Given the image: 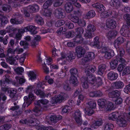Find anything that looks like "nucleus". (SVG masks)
<instances>
[{
    "label": "nucleus",
    "instance_id": "57",
    "mask_svg": "<svg viewBox=\"0 0 130 130\" xmlns=\"http://www.w3.org/2000/svg\"><path fill=\"white\" fill-rule=\"evenodd\" d=\"M1 24L2 26H4L5 24L8 22V20L7 18L5 16H3L1 19Z\"/></svg>",
    "mask_w": 130,
    "mask_h": 130
},
{
    "label": "nucleus",
    "instance_id": "12",
    "mask_svg": "<svg viewBox=\"0 0 130 130\" xmlns=\"http://www.w3.org/2000/svg\"><path fill=\"white\" fill-rule=\"evenodd\" d=\"M75 52L77 54V57L79 58L84 54L85 50L81 46H78L76 47L75 49Z\"/></svg>",
    "mask_w": 130,
    "mask_h": 130
},
{
    "label": "nucleus",
    "instance_id": "56",
    "mask_svg": "<svg viewBox=\"0 0 130 130\" xmlns=\"http://www.w3.org/2000/svg\"><path fill=\"white\" fill-rule=\"evenodd\" d=\"M65 23V22L62 20H59L57 21L55 24V26L59 27Z\"/></svg>",
    "mask_w": 130,
    "mask_h": 130
},
{
    "label": "nucleus",
    "instance_id": "34",
    "mask_svg": "<svg viewBox=\"0 0 130 130\" xmlns=\"http://www.w3.org/2000/svg\"><path fill=\"white\" fill-rule=\"evenodd\" d=\"M96 104L95 102L94 101H91L89 102L87 104V107L90 108H94Z\"/></svg>",
    "mask_w": 130,
    "mask_h": 130
},
{
    "label": "nucleus",
    "instance_id": "22",
    "mask_svg": "<svg viewBox=\"0 0 130 130\" xmlns=\"http://www.w3.org/2000/svg\"><path fill=\"white\" fill-rule=\"evenodd\" d=\"M90 45L92 46H96L98 48H100L102 46L101 44L99 41V38L98 37H95L94 40V44L93 43H91Z\"/></svg>",
    "mask_w": 130,
    "mask_h": 130
},
{
    "label": "nucleus",
    "instance_id": "54",
    "mask_svg": "<svg viewBox=\"0 0 130 130\" xmlns=\"http://www.w3.org/2000/svg\"><path fill=\"white\" fill-rule=\"evenodd\" d=\"M13 17L17 20H21L23 19L21 15L19 13H14L13 15Z\"/></svg>",
    "mask_w": 130,
    "mask_h": 130
},
{
    "label": "nucleus",
    "instance_id": "7",
    "mask_svg": "<svg viewBox=\"0 0 130 130\" xmlns=\"http://www.w3.org/2000/svg\"><path fill=\"white\" fill-rule=\"evenodd\" d=\"M61 58H59L57 59L58 62L65 58L67 60H71L74 58V57L73 56V53L71 52H69L66 56V54L63 53H61Z\"/></svg>",
    "mask_w": 130,
    "mask_h": 130
},
{
    "label": "nucleus",
    "instance_id": "51",
    "mask_svg": "<svg viewBox=\"0 0 130 130\" xmlns=\"http://www.w3.org/2000/svg\"><path fill=\"white\" fill-rule=\"evenodd\" d=\"M78 24L80 26L84 27L86 24V21L83 19H80L78 22Z\"/></svg>",
    "mask_w": 130,
    "mask_h": 130
},
{
    "label": "nucleus",
    "instance_id": "43",
    "mask_svg": "<svg viewBox=\"0 0 130 130\" xmlns=\"http://www.w3.org/2000/svg\"><path fill=\"white\" fill-rule=\"evenodd\" d=\"M123 17L124 19L126 21L127 25L130 26V15L125 14L124 15Z\"/></svg>",
    "mask_w": 130,
    "mask_h": 130
},
{
    "label": "nucleus",
    "instance_id": "24",
    "mask_svg": "<svg viewBox=\"0 0 130 130\" xmlns=\"http://www.w3.org/2000/svg\"><path fill=\"white\" fill-rule=\"evenodd\" d=\"M95 15L94 11L93 10L89 11L86 14L84 15V18L85 19H88L90 17H93Z\"/></svg>",
    "mask_w": 130,
    "mask_h": 130
},
{
    "label": "nucleus",
    "instance_id": "21",
    "mask_svg": "<svg viewBox=\"0 0 130 130\" xmlns=\"http://www.w3.org/2000/svg\"><path fill=\"white\" fill-rule=\"evenodd\" d=\"M125 40L123 38L120 37H118L115 41L114 46L117 48L119 45H120L123 43Z\"/></svg>",
    "mask_w": 130,
    "mask_h": 130
},
{
    "label": "nucleus",
    "instance_id": "62",
    "mask_svg": "<svg viewBox=\"0 0 130 130\" xmlns=\"http://www.w3.org/2000/svg\"><path fill=\"white\" fill-rule=\"evenodd\" d=\"M10 76L6 74L5 76V83H9L10 82L11 80V79L9 78Z\"/></svg>",
    "mask_w": 130,
    "mask_h": 130
},
{
    "label": "nucleus",
    "instance_id": "48",
    "mask_svg": "<svg viewBox=\"0 0 130 130\" xmlns=\"http://www.w3.org/2000/svg\"><path fill=\"white\" fill-rule=\"evenodd\" d=\"M66 25L67 26L69 29L73 28L74 27V24L73 23H71L70 21H66L65 22Z\"/></svg>",
    "mask_w": 130,
    "mask_h": 130
},
{
    "label": "nucleus",
    "instance_id": "55",
    "mask_svg": "<svg viewBox=\"0 0 130 130\" xmlns=\"http://www.w3.org/2000/svg\"><path fill=\"white\" fill-rule=\"evenodd\" d=\"M113 127V124L111 123H108L105 125L104 127V130H110Z\"/></svg>",
    "mask_w": 130,
    "mask_h": 130
},
{
    "label": "nucleus",
    "instance_id": "40",
    "mask_svg": "<svg viewBox=\"0 0 130 130\" xmlns=\"http://www.w3.org/2000/svg\"><path fill=\"white\" fill-rule=\"evenodd\" d=\"M95 27L93 25L90 24L88 26L87 30L89 32H94L95 31Z\"/></svg>",
    "mask_w": 130,
    "mask_h": 130
},
{
    "label": "nucleus",
    "instance_id": "17",
    "mask_svg": "<svg viewBox=\"0 0 130 130\" xmlns=\"http://www.w3.org/2000/svg\"><path fill=\"white\" fill-rule=\"evenodd\" d=\"M107 77L108 79L110 80H113L118 78V75L113 72H111L108 74Z\"/></svg>",
    "mask_w": 130,
    "mask_h": 130
},
{
    "label": "nucleus",
    "instance_id": "36",
    "mask_svg": "<svg viewBox=\"0 0 130 130\" xmlns=\"http://www.w3.org/2000/svg\"><path fill=\"white\" fill-rule=\"evenodd\" d=\"M114 108V105L112 103L108 101L106 106L105 109L108 110H111Z\"/></svg>",
    "mask_w": 130,
    "mask_h": 130
},
{
    "label": "nucleus",
    "instance_id": "4",
    "mask_svg": "<svg viewBox=\"0 0 130 130\" xmlns=\"http://www.w3.org/2000/svg\"><path fill=\"white\" fill-rule=\"evenodd\" d=\"M67 95L64 93H61L59 95L53 97L52 101L53 103L55 102H61L62 101L66 98Z\"/></svg>",
    "mask_w": 130,
    "mask_h": 130
},
{
    "label": "nucleus",
    "instance_id": "47",
    "mask_svg": "<svg viewBox=\"0 0 130 130\" xmlns=\"http://www.w3.org/2000/svg\"><path fill=\"white\" fill-rule=\"evenodd\" d=\"M16 93V90L14 88H10L9 92V96L11 98L13 97Z\"/></svg>",
    "mask_w": 130,
    "mask_h": 130
},
{
    "label": "nucleus",
    "instance_id": "5",
    "mask_svg": "<svg viewBox=\"0 0 130 130\" xmlns=\"http://www.w3.org/2000/svg\"><path fill=\"white\" fill-rule=\"evenodd\" d=\"M49 102V101L47 100L43 99L35 101L34 104L36 106H42L43 108L45 109L48 107Z\"/></svg>",
    "mask_w": 130,
    "mask_h": 130
},
{
    "label": "nucleus",
    "instance_id": "23",
    "mask_svg": "<svg viewBox=\"0 0 130 130\" xmlns=\"http://www.w3.org/2000/svg\"><path fill=\"white\" fill-rule=\"evenodd\" d=\"M92 6L98 9V10L100 11H104L105 9V8L104 7L103 5L101 4L96 3L92 5Z\"/></svg>",
    "mask_w": 130,
    "mask_h": 130
},
{
    "label": "nucleus",
    "instance_id": "1",
    "mask_svg": "<svg viewBox=\"0 0 130 130\" xmlns=\"http://www.w3.org/2000/svg\"><path fill=\"white\" fill-rule=\"evenodd\" d=\"M96 70L94 66H88L86 68L85 73L87 77L86 78L88 81V83L97 87L99 86L102 84V80L99 77L96 79L95 76L92 74Z\"/></svg>",
    "mask_w": 130,
    "mask_h": 130
},
{
    "label": "nucleus",
    "instance_id": "13",
    "mask_svg": "<svg viewBox=\"0 0 130 130\" xmlns=\"http://www.w3.org/2000/svg\"><path fill=\"white\" fill-rule=\"evenodd\" d=\"M107 102V101L106 99H99L98 100V103L100 107V108H104L105 109Z\"/></svg>",
    "mask_w": 130,
    "mask_h": 130
},
{
    "label": "nucleus",
    "instance_id": "53",
    "mask_svg": "<svg viewBox=\"0 0 130 130\" xmlns=\"http://www.w3.org/2000/svg\"><path fill=\"white\" fill-rule=\"evenodd\" d=\"M15 79L18 82H19L20 84H22L24 83L25 81V79L23 77H20L19 76H16Z\"/></svg>",
    "mask_w": 130,
    "mask_h": 130
},
{
    "label": "nucleus",
    "instance_id": "27",
    "mask_svg": "<svg viewBox=\"0 0 130 130\" xmlns=\"http://www.w3.org/2000/svg\"><path fill=\"white\" fill-rule=\"evenodd\" d=\"M65 8L66 11L67 12L70 13L73 10V7L70 3H67L65 6Z\"/></svg>",
    "mask_w": 130,
    "mask_h": 130
},
{
    "label": "nucleus",
    "instance_id": "3",
    "mask_svg": "<svg viewBox=\"0 0 130 130\" xmlns=\"http://www.w3.org/2000/svg\"><path fill=\"white\" fill-rule=\"evenodd\" d=\"M124 117L119 115L117 112H115L109 115L108 118L109 119L116 120L117 124L121 127H124L126 125V121L124 119Z\"/></svg>",
    "mask_w": 130,
    "mask_h": 130
},
{
    "label": "nucleus",
    "instance_id": "35",
    "mask_svg": "<svg viewBox=\"0 0 130 130\" xmlns=\"http://www.w3.org/2000/svg\"><path fill=\"white\" fill-rule=\"evenodd\" d=\"M115 86L118 89L121 88H122L124 86L123 83L121 81L117 82L114 83Z\"/></svg>",
    "mask_w": 130,
    "mask_h": 130
},
{
    "label": "nucleus",
    "instance_id": "20",
    "mask_svg": "<svg viewBox=\"0 0 130 130\" xmlns=\"http://www.w3.org/2000/svg\"><path fill=\"white\" fill-rule=\"evenodd\" d=\"M102 124V120L101 119H100L96 121L93 122L91 126L92 128L95 129L96 128L97 126H100Z\"/></svg>",
    "mask_w": 130,
    "mask_h": 130
},
{
    "label": "nucleus",
    "instance_id": "59",
    "mask_svg": "<svg viewBox=\"0 0 130 130\" xmlns=\"http://www.w3.org/2000/svg\"><path fill=\"white\" fill-rule=\"evenodd\" d=\"M13 37L17 39H21L22 35L20 33H12Z\"/></svg>",
    "mask_w": 130,
    "mask_h": 130
},
{
    "label": "nucleus",
    "instance_id": "37",
    "mask_svg": "<svg viewBox=\"0 0 130 130\" xmlns=\"http://www.w3.org/2000/svg\"><path fill=\"white\" fill-rule=\"evenodd\" d=\"M130 74V67H127L125 68L123 70L122 75H128Z\"/></svg>",
    "mask_w": 130,
    "mask_h": 130
},
{
    "label": "nucleus",
    "instance_id": "38",
    "mask_svg": "<svg viewBox=\"0 0 130 130\" xmlns=\"http://www.w3.org/2000/svg\"><path fill=\"white\" fill-rule=\"evenodd\" d=\"M82 81L83 83V87L85 88H87L88 87V85L87 83L88 81L87 79L86 78H83L82 79Z\"/></svg>",
    "mask_w": 130,
    "mask_h": 130
},
{
    "label": "nucleus",
    "instance_id": "63",
    "mask_svg": "<svg viewBox=\"0 0 130 130\" xmlns=\"http://www.w3.org/2000/svg\"><path fill=\"white\" fill-rule=\"evenodd\" d=\"M11 9V7L9 5H5L2 7V9L4 11H7L8 12L10 11Z\"/></svg>",
    "mask_w": 130,
    "mask_h": 130
},
{
    "label": "nucleus",
    "instance_id": "39",
    "mask_svg": "<svg viewBox=\"0 0 130 130\" xmlns=\"http://www.w3.org/2000/svg\"><path fill=\"white\" fill-rule=\"evenodd\" d=\"M62 118V117L61 116H59V117H57L55 116H51L50 118V120L54 123H56L57 121V120L59 119H61Z\"/></svg>",
    "mask_w": 130,
    "mask_h": 130
},
{
    "label": "nucleus",
    "instance_id": "46",
    "mask_svg": "<svg viewBox=\"0 0 130 130\" xmlns=\"http://www.w3.org/2000/svg\"><path fill=\"white\" fill-rule=\"evenodd\" d=\"M11 127V126L10 124H5L0 127V130H8Z\"/></svg>",
    "mask_w": 130,
    "mask_h": 130
},
{
    "label": "nucleus",
    "instance_id": "9",
    "mask_svg": "<svg viewBox=\"0 0 130 130\" xmlns=\"http://www.w3.org/2000/svg\"><path fill=\"white\" fill-rule=\"evenodd\" d=\"M54 13L55 16L59 18H63L65 17L64 11L60 8L57 9L55 11Z\"/></svg>",
    "mask_w": 130,
    "mask_h": 130
},
{
    "label": "nucleus",
    "instance_id": "16",
    "mask_svg": "<svg viewBox=\"0 0 130 130\" xmlns=\"http://www.w3.org/2000/svg\"><path fill=\"white\" fill-rule=\"evenodd\" d=\"M95 57V54L93 52L88 53L86 56L84 58L83 61L84 62L91 60Z\"/></svg>",
    "mask_w": 130,
    "mask_h": 130
},
{
    "label": "nucleus",
    "instance_id": "30",
    "mask_svg": "<svg viewBox=\"0 0 130 130\" xmlns=\"http://www.w3.org/2000/svg\"><path fill=\"white\" fill-rule=\"evenodd\" d=\"M106 67L105 65L103 64L99 67V70L98 73L100 75H102L103 73L104 70L106 69Z\"/></svg>",
    "mask_w": 130,
    "mask_h": 130
},
{
    "label": "nucleus",
    "instance_id": "29",
    "mask_svg": "<svg viewBox=\"0 0 130 130\" xmlns=\"http://www.w3.org/2000/svg\"><path fill=\"white\" fill-rule=\"evenodd\" d=\"M118 64V62L117 60H113L110 62V68L112 69H115Z\"/></svg>",
    "mask_w": 130,
    "mask_h": 130
},
{
    "label": "nucleus",
    "instance_id": "25",
    "mask_svg": "<svg viewBox=\"0 0 130 130\" xmlns=\"http://www.w3.org/2000/svg\"><path fill=\"white\" fill-rule=\"evenodd\" d=\"M35 20L36 22L39 25H42L44 24V22L43 18L38 15L35 16Z\"/></svg>",
    "mask_w": 130,
    "mask_h": 130
},
{
    "label": "nucleus",
    "instance_id": "31",
    "mask_svg": "<svg viewBox=\"0 0 130 130\" xmlns=\"http://www.w3.org/2000/svg\"><path fill=\"white\" fill-rule=\"evenodd\" d=\"M53 0H48L45 2L43 5V8L45 9H47L49 6H51Z\"/></svg>",
    "mask_w": 130,
    "mask_h": 130
},
{
    "label": "nucleus",
    "instance_id": "8",
    "mask_svg": "<svg viewBox=\"0 0 130 130\" xmlns=\"http://www.w3.org/2000/svg\"><path fill=\"white\" fill-rule=\"evenodd\" d=\"M116 22L112 19L107 20L106 23V25L108 28L113 29L116 27Z\"/></svg>",
    "mask_w": 130,
    "mask_h": 130
},
{
    "label": "nucleus",
    "instance_id": "50",
    "mask_svg": "<svg viewBox=\"0 0 130 130\" xmlns=\"http://www.w3.org/2000/svg\"><path fill=\"white\" fill-rule=\"evenodd\" d=\"M72 109L71 107L66 106L63 108L62 111L63 113H67L69 112Z\"/></svg>",
    "mask_w": 130,
    "mask_h": 130
},
{
    "label": "nucleus",
    "instance_id": "32",
    "mask_svg": "<svg viewBox=\"0 0 130 130\" xmlns=\"http://www.w3.org/2000/svg\"><path fill=\"white\" fill-rule=\"evenodd\" d=\"M93 108H90L86 107L85 109V112L88 115H91L94 113V111L93 110Z\"/></svg>",
    "mask_w": 130,
    "mask_h": 130
},
{
    "label": "nucleus",
    "instance_id": "19",
    "mask_svg": "<svg viewBox=\"0 0 130 130\" xmlns=\"http://www.w3.org/2000/svg\"><path fill=\"white\" fill-rule=\"evenodd\" d=\"M41 39L40 37L38 35H36L34 37V38L33 40L31 43L32 46L34 47L38 44L39 41H40Z\"/></svg>",
    "mask_w": 130,
    "mask_h": 130
},
{
    "label": "nucleus",
    "instance_id": "18",
    "mask_svg": "<svg viewBox=\"0 0 130 130\" xmlns=\"http://www.w3.org/2000/svg\"><path fill=\"white\" fill-rule=\"evenodd\" d=\"M110 4L111 6L118 8L120 7L121 3L119 0H111L110 2Z\"/></svg>",
    "mask_w": 130,
    "mask_h": 130
},
{
    "label": "nucleus",
    "instance_id": "58",
    "mask_svg": "<svg viewBox=\"0 0 130 130\" xmlns=\"http://www.w3.org/2000/svg\"><path fill=\"white\" fill-rule=\"evenodd\" d=\"M128 31V28L127 26L126 25H124L121 29V32H126Z\"/></svg>",
    "mask_w": 130,
    "mask_h": 130
},
{
    "label": "nucleus",
    "instance_id": "15",
    "mask_svg": "<svg viewBox=\"0 0 130 130\" xmlns=\"http://www.w3.org/2000/svg\"><path fill=\"white\" fill-rule=\"evenodd\" d=\"M114 55L113 51L110 50H105V58L107 59H109Z\"/></svg>",
    "mask_w": 130,
    "mask_h": 130
},
{
    "label": "nucleus",
    "instance_id": "41",
    "mask_svg": "<svg viewBox=\"0 0 130 130\" xmlns=\"http://www.w3.org/2000/svg\"><path fill=\"white\" fill-rule=\"evenodd\" d=\"M35 93L38 95H39L41 97H43L45 96V94L43 91L40 90H38L35 91Z\"/></svg>",
    "mask_w": 130,
    "mask_h": 130
},
{
    "label": "nucleus",
    "instance_id": "6",
    "mask_svg": "<svg viewBox=\"0 0 130 130\" xmlns=\"http://www.w3.org/2000/svg\"><path fill=\"white\" fill-rule=\"evenodd\" d=\"M36 98V96H34L33 94L30 93L28 95V98L26 96L24 97V99L25 102L23 104V106L25 105L26 102V105L27 107H28L31 104L32 101Z\"/></svg>",
    "mask_w": 130,
    "mask_h": 130
},
{
    "label": "nucleus",
    "instance_id": "42",
    "mask_svg": "<svg viewBox=\"0 0 130 130\" xmlns=\"http://www.w3.org/2000/svg\"><path fill=\"white\" fill-rule=\"evenodd\" d=\"M63 2V0H55L54 6L56 7L59 6L61 5Z\"/></svg>",
    "mask_w": 130,
    "mask_h": 130
},
{
    "label": "nucleus",
    "instance_id": "11",
    "mask_svg": "<svg viewBox=\"0 0 130 130\" xmlns=\"http://www.w3.org/2000/svg\"><path fill=\"white\" fill-rule=\"evenodd\" d=\"M83 41V38L81 36L80 34L76 37V41L73 42H69L67 43L68 46L70 47H73L75 46V44L76 42L77 43H80Z\"/></svg>",
    "mask_w": 130,
    "mask_h": 130
},
{
    "label": "nucleus",
    "instance_id": "45",
    "mask_svg": "<svg viewBox=\"0 0 130 130\" xmlns=\"http://www.w3.org/2000/svg\"><path fill=\"white\" fill-rule=\"evenodd\" d=\"M101 17L102 18H106L109 17L110 15V13L107 11L102 12L101 14Z\"/></svg>",
    "mask_w": 130,
    "mask_h": 130
},
{
    "label": "nucleus",
    "instance_id": "49",
    "mask_svg": "<svg viewBox=\"0 0 130 130\" xmlns=\"http://www.w3.org/2000/svg\"><path fill=\"white\" fill-rule=\"evenodd\" d=\"M29 75L30 77L29 79L32 81L35 79L36 78V74L33 71L29 72Z\"/></svg>",
    "mask_w": 130,
    "mask_h": 130
},
{
    "label": "nucleus",
    "instance_id": "2",
    "mask_svg": "<svg viewBox=\"0 0 130 130\" xmlns=\"http://www.w3.org/2000/svg\"><path fill=\"white\" fill-rule=\"evenodd\" d=\"M37 27L35 26L30 25L24 27L23 29H18L17 28L12 27L11 26L7 27L5 30H2L0 31V32H14L18 31V32H37L36 30Z\"/></svg>",
    "mask_w": 130,
    "mask_h": 130
},
{
    "label": "nucleus",
    "instance_id": "64",
    "mask_svg": "<svg viewBox=\"0 0 130 130\" xmlns=\"http://www.w3.org/2000/svg\"><path fill=\"white\" fill-rule=\"evenodd\" d=\"M79 20L78 17L76 16H73L71 19V20L75 23H78Z\"/></svg>",
    "mask_w": 130,
    "mask_h": 130
},
{
    "label": "nucleus",
    "instance_id": "10",
    "mask_svg": "<svg viewBox=\"0 0 130 130\" xmlns=\"http://www.w3.org/2000/svg\"><path fill=\"white\" fill-rule=\"evenodd\" d=\"M73 116L76 122L77 123L81 124L82 123L81 119V113L79 110H76L73 115Z\"/></svg>",
    "mask_w": 130,
    "mask_h": 130
},
{
    "label": "nucleus",
    "instance_id": "52",
    "mask_svg": "<svg viewBox=\"0 0 130 130\" xmlns=\"http://www.w3.org/2000/svg\"><path fill=\"white\" fill-rule=\"evenodd\" d=\"M6 61L11 65L14 64V60L12 57H9L6 59Z\"/></svg>",
    "mask_w": 130,
    "mask_h": 130
},
{
    "label": "nucleus",
    "instance_id": "44",
    "mask_svg": "<svg viewBox=\"0 0 130 130\" xmlns=\"http://www.w3.org/2000/svg\"><path fill=\"white\" fill-rule=\"evenodd\" d=\"M34 111L35 112L36 116H39L41 115L42 113V111L40 108L36 106V107L34 109Z\"/></svg>",
    "mask_w": 130,
    "mask_h": 130
},
{
    "label": "nucleus",
    "instance_id": "61",
    "mask_svg": "<svg viewBox=\"0 0 130 130\" xmlns=\"http://www.w3.org/2000/svg\"><path fill=\"white\" fill-rule=\"evenodd\" d=\"M40 30V31L42 32H54L53 30L52 29H48L46 30L45 29V28L43 27L41 28Z\"/></svg>",
    "mask_w": 130,
    "mask_h": 130
},
{
    "label": "nucleus",
    "instance_id": "60",
    "mask_svg": "<svg viewBox=\"0 0 130 130\" xmlns=\"http://www.w3.org/2000/svg\"><path fill=\"white\" fill-rule=\"evenodd\" d=\"M71 76L77 74L78 72L77 70L74 68H72L70 71Z\"/></svg>",
    "mask_w": 130,
    "mask_h": 130
},
{
    "label": "nucleus",
    "instance_id": "14",
    "mask_svg": "<svg viewBox=\"0 0 130 130\" xmlns=\"http://www.w3.org/2000/svg\"><path fill=\"white\" fill-rule=\"evenodd\" d=\"M39 6L37 5H29L27 7V9L30 12H36L39 10Z\"/></svg>",
    "mask_w": 130,
    "mask_h": 130
},
{
    "label": "nucleus",
    "instance_id": "28",
    "mask_svg": "<svg viewBox=\"0 0 130 130\" xmlns=\"http://www.w3.org/2000/svg\"><path fill=\"white\" fill-rule=\"evenodd\" d=\"M70 82L74 86L76 85L78 83L77 78L75 75L71 76Z\"/></svg>",
    "mask_w": 130,
    "mask_h": 130
},
{
    "label": "nucleus",
    "instance_id": "33",
    "mask_svg": "<svg viewBox=\"0 0 130 130\" xmlns=\"http://www.w3.org/2000/svg\"><path fill=\"white\" fill-rule=\"evenodd\" d=\"M23 22L22 20H17L14 18V19H12L10 20L11 23L13 24H19L22 23Z\"/></svg>",
    "mask_w": 130,
    "mask_h": 130
},
{
    "label": "nucleus",
    "instance_id": "26",
    "mask_svg": "<svg viewBox=\"0 0 130 130\" xmlns=\"http://www.w3.org/2000/svg\"><path fill=\"white\" fill-rule=\"evenodd\" d=\"M120 95V93L117 90L113 91L109 94V96L110 98H114L118 97Z\"/></svg>",
    "mask_w": 130,
    "mask_h": 130
}]
</instances>
